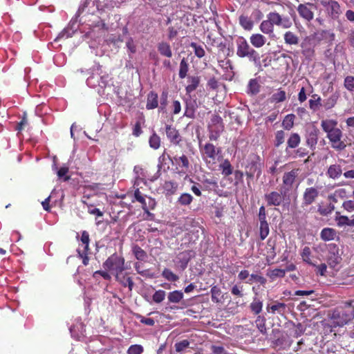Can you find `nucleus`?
I'll return each instance as SVG.
<instances>
[{
    "label": "nucleus",
    "instance_id": "obj_20",
    "mask_svg": "<svg viewBox=\"0 0 354 354\" xmlns=\"http://www.w3.org/2000/svg\"><path fill=\"white\" fill-rule=\"evenodd\" d=\"M249 308L254 315L259 316L263 309V301L259 297H254L249 305Z\"/></svg>",
    "mask_w": 354,
    "mask_h": 354
},
{
    "label": "nucleus",
    "instance_id": "obj_25",
    "mask_svg": "<svg viewBox=\"0 0 354 354\" xmlns=\"http://www.w3.org/2000/svg\"><path fill=\"white\" fill-rule=\"evenodd\" d=\"M201 78L199 76H189L188 77V85L185 87L187 94H191L199 86Z\"/></svg>",
    "mask_w": 354,
    "mask_h": 354
},
{
    "label": "nucleus",
    "instance_id": "obj_61",
    "mask_svg": "<svg viewBox=\"0 0 354 354\" xmlns=\"http://www.w3.org/2000/svg\"><path fill=\"white\" fill-rule=\"evenodd\" d=\"M189 342L187 339H183L175 344V349L176 352L180 353L189 347Z\"/></svg>",
    "mask_w": 354,
    "mask_h": 354
},
{
    "label": "nucleus",
    "instance_id": "obj_35",
    "mask_svg": "<svg viewBox=\"0 0 354 354\" xmlns=\"http://www.w3.org/2000/svg\"><path fill=\"white\" fill-rule=\"evenodd\" d=\"M193 254L194 252L192 250H186L178 254L183 268H185L187 267L189 261L193 256Z\"/></svg>",
    "mask_w": 354,
    "mask_h": 354
},
{
    "label": "nucleus",
    "instance_id": "obj_19",
    "mask_svg": "<svg viewBox=\"0 0 354 354\" xmlns=\"http://www.w3.org/2000/svg\"><path fill=\"white\" fill-rule=\"evenodd\" d=\"M266 38L264 35L260 33L252 34L250 37V42L252 46L256 48L263 47L266 43Z\"/></svg>",
    "mask_w": 354,
    "mask_h": 354
},
{
    "label": "nucleus",
    "instance_id": "obj_58",
    "mask_svg": "<svg viewBox=\"0 0 354 354\" xmlns=\"http://www.w3.org/2000/svg\"><path fill=\"white\" fill-rule=\"evenodd\" d=\"M308 154V150L304 147H299L294 151L291 157L292 158H304Z\"/></svg>",
    "mask_w": 354,
    "mask_h": 354
},
{
    "label": "nucleus",
    "instance_id": "obj_10",
    "mask_svg": "<svg viewBox=\"0 0 354 354\" xmlns=\"http://www.w3.org/2000/svg\"><path fill=\"white\" fill-rule=\"evenodd\" d=\"M288 194L283 192L280 188L279 192L272 191L264 195V198L267 202L268 206H280L284 201V198Z\"/></svg>",
    "mask_w": 354,
    "mask_h": 354
},
{
    "label": "nucleus",
    "instance_id": "obj_14",
    "mask_svg": "<svg viewBox=\"0 0 354 354\" xmlns=\"http://www.w3.org/2000/svg\"><path fill=\"white\" fill-rule=\"evenodd\" d=\"M173 161L177 165L176 169H178L180 173L186 174L189 171L190 164L188 158L185 155L174 156Z\"/></svg>",
    "mask_w": 354,
    "mask_h": 354
},
{
    "label": "nucleus",
    "instance_id": "obj_18",
    "mask_svg": "<svg viewBox=\"0 0 354 354\" xmlns=\"http://www.w3.org/2000/svg\"><path fill=\"white\" fill-rule=\"evenodd\" d=\"M115 277V279L124 287H128L130 291L132 290L134 283L131 277L129 276L127 272L120 274H117Z\"/></svg>",
    "mask_w": 354,
    "mask_h": 354
},
{
    "label": "nucleus",
    "instance_id": "obj_52",
    "mask_svg": "<svg viewBox=\"0 0 354 354\" xmlns=\"http://www.w3.org/2000/svg\"><path fill=\"white\" fill-rule=\"evenodd\" d=\"M313 99L309 100V107L313 111H317L321 106V97L315 94L312 95Z\"/></svg>",
    "mask_w": 354,
    "mask_h": 354
},
{
    "label": "nucleus",
    "instance_id": "obj_36",
    "mask_svg": "<svg viewBox=\"0 0 354 354\" xmlns=\"http://www.w3.org/2000/svg\"><path fill=\"white\" fill-rule=\"evenodd\" d=\"M219 167L221 169L222 174L225 176H228L232 174L233 168L230 161L227 159L222 160Z\"/></svg>",
    "mask_w": 354,
    "mask_h": 354
},
{
    "label": "nucleus",
    "instance_id": "obj_9",
    "mask_svg": "<svg viewBox=\"0 0 354 354\" xmlns=\"http://www.w3.org/2000/svg\"><path fill=\"white\" fill-rule=\"evenodd\" d=\"M316 33L306 37L304 41L301 43V53L303 55L309 60H311L315 56V39Z\"/></svg>",
    "mask_w": 354,
    "mask_h": 354
},
{
    "label": "nucleus",
    "instance_id": "obj_4",
    "mask_svg": "<svg viewBox=\"0 0 354 354\" xmlns=\"http://www.w3.org/2000/svg\"><path fill=\"white\" fill-rule=\"evenodd\" d=\"M103 267L105 270L111 272L115 276L117 274L123 272L127 268L125 267V259L123 257L118 254L116 252L111 254L103 263Z\"/></svg>",
    "mask_w": 354,
    "mask_h": 354
},
{
    "label": "nucleus",
    "instance_id": "obj_33",
    "mask_svg": "<svg viewBox=\"0 0 354 354\" xmlns=\"http://www.w3.org/2000/svg\"><path fill=\"white\" fill-rule=\"evenodd\" d=\"M260 84L257 79H251L248 85V93L254 95L260 91Z\"/></svg>",
    "mask_w": 354,
    "mask_h": 354
},
{
    "label": "nucleus",
    "instance_id": "obj_60",
    "mask_svg": "<svg viewBox=\"0 0 354 354\" xmlns=\"http://www.w3.org/2000/svg\"><path fill=\"white\" fill-rule=\"evenodd\" d=\"M81 241L83 244H84V248L86 252H88L89 250V234L87 231H83L82 232Z\"/></svg>",
    "mask_w": 354,
    "mask_h": 354
},
{
    "label": "nucleus",
    "instance_id": "obj_15",
    "mask_svg": "<svg viewBox=\"0 0 354 354\" xmlns=\"http://www.w3.org/2000/svg\"><path fill=\"white\" fill-rule=\"evenodd\" d=\"M165 132L167 138L171 143L174 145H179L181 141V136L178 131L174 127L167 124L165 127Z\"/></svg>",
    "mask_w": 354,
    "mask_h": 354
},
{
    "label": "nucleus",
    "instance_id": "obj_43",
    "mask_svg": "<svg viewBox=\"0 0 354 354\" xmlns=\"http://www.w3.org/2000/svg\"><path fill=\"white\" fill-rule=\"evenodd\" d=\"M295 118V115L294 114H288L287 115L283 122L282 127L286 130H290L294 126V120Z\"/></svg>",
    "mask_w": 354,
    "mask_h": 354
},
{
    "label": "nucleus",
    "instance_id": "obj_48",
    "mask_svg": "<svg viewBox=\"0 0 354 354\" xmlns=\"http://www.w3.org/2000/svg\"><path fill=\"white\" fill-rule=\"evenodd\" d=\"M177 187V184L172 181H165L163 185L165 191L166 192L167 194L169 195L174 194L176 192Z\"/></svg>",
    "mask_w": 354,
    "mask_h": 354
},
{
    "label": "nucleus",
    "instance_id": "obj_2",
    "mask_svg": "<svg viewBox=\"0 0 354 354\" xmlns=\"http://www.w3.org/2000/svg\"><path fill=\"white\" fill-rule=\"evenodd\" d=\"M199 150L203 161L211 170H215L217 165L223 160L221 147H217L211 142H199Z\"/></svg>",
    "mask_w": 354,
    "mask_h": 354
},
{
    "label": "nucleus",
    "instance_id": "obj_11",
    "mask_svg": "<svg viewBox=\"0 0 354 354\" xmlns=\"http://www.w3.org/2000/svg\"><path fill=\"white\" fill-rule=\"evenodd\" d=\"M319 196V190L315 187L305 189L302 197V207H307L315 203Z\"/></svg>",
    "mask_w": 354,
    "mask_h": 354
},
{
    "label": "nucleus",
    "instance_id": "obj_16",
    "mask_svg": "<svg viewBox=\"0 0 354 354\" xmlns=\"http://www.w3.org/2000/svg\"><path fill=\"white\" fill-rule=\"evenodd\" d=\"M324 6H326V10L333 19H337L342 14L340 6L335 1L330 0Z\"/></svg>",
    "mask_w": 354,
    "mask_h": 354
},
{
    "label": "nucleus",
    "instance_id": "obj_45",
    "mask_svg": "<svg viewBox=\"0 0 354 354\" xmlns=\"http://www.w3.org/2000/svg\"><path fill=\"white\" fill-rule=\"evenodd\" d=\"M189 71V64L186 60L185 58H183L180 63V68H179V77L180 79H184L187 75V72Z\"/></svg>",
    "mask_w": 354,
    "mask_h": 354
},
{
    "label": "nucleus",
    "instance_id": "obj_34",
    "mask_svg": "<svg viewBox=\"0 0 354 354\" xmlns=\"http://www.w3.org/2000/svg\"><path fill=\"white\" fill-rule=\"evenodd\" d=\"M267 254L266 259L267 261L273 260L276 257L275 252V243L274 241H272L271 239H269L267 241Z\"/></svg>",
    "mask_w": 354,
    "mask_h": 354
},
{
    "label": "nucleus",
    "instance_id": "obj_17",
    "mask_svg": "<svg viewBox=\"0 0 354 354\" xmlns=\"http://www.w3.org/2000/svg\"><path fill=\"white\" fill-rule=\"evenodd\" d=\"M319 129L313 127L308 131L306 137V143L310 149H315L318 142Z\"/></svg>",
    "mask_w": 354,
    "mask_h": 354
},
{
    "label": "nucleus",
    "instance_id": "obj_40",
    "mask_svg": "<svg viewBox=\"0 0 354 354\" xmlns=\"http://www.w3.org/2000/svg\"><path fill=\"white\" fill-rule=\"evenodd\" d=\"M211 123L212 126L215 127V129H217L218 132H221L223 130L224 126L223 119L218 115H213L211 118Z\"/></svg>",
    "mask_w": 354,
    "mask_h": 354
},
{
    "label": "nucleus",
    "instance_id": "obj_13",
    "mask_svg": "<svg viewBox=\"0 0 354 354\" xmlns=\"http://www.w3.org/2000/svg\"><path fill=\"white\" fill-rule=\"evenodd\" d=\"M266 310L272 315L278 314L281 316H284L287 313V305L285 303L275 300L270 304L267 305Z\"/></svg>",
    "mask_w": 354,
    "mask_h": 354
},
{
    "label": "nucleus",
    "instance_id": "obj_28",
    "mask_svg": "<svg viewBox=\"0 0 354 354\" xmlns=\"http://www.w3.org/2000/svg\"><path fill=\"white\" fill-rule=\"evenodd\" d=\"M259 29L263 34L268 35L274 34V25L268 19L261 23Z\"/></svg>",
    "mask_w": 354,
    "mask_h": 354
},
{
    "label": "nucleus",
    "instance_id": "obj_3",
    "mask_svg": "<svg viewBox=\"0 0 354 354\" xmlns=\"http://www.w3.org/2000/svg\"><path fill=\"white\" fill-rule=\"evenodd\" d=\"M236 55L239 57H247L250 62L254 64L259 62V54L248 44L243 37H239L236 40Z\"/></svg>",
    "mask_w": 354,
    "mask_h": 354
},
{
    "label": "nucleus",
    "instance_id": "obj_8",
    "mask_svg": "<svg viewBox=\"0 0 354 354\" xmlns=\"http://www.w3.org/2000/svg\"><path fill=\"white\" fill-rule=\"evenodd\" d=\"M328 254L326 261L330 268H335L342 261V254L339 247L335 243L326 245Z\"/></svg>",
    "mask_w": 354,
    "mask_h": 354
},
{
    "label": "nucleus",
    "instance_id": "obj_57",
    "mask_svg": "<svg viewBox=\"0 0 354 354\" xmlns=\"http://www.w3.org/2000/svg\"><path fill=\"white\" fill-rule=\"evenodd\" d=\"M165 295H166V292L165 290H156L152 296L153 301L155 303L159 304L165 299Z\"/></svg>",
    "mask_w": 354,
    "mask_h": 354
},
{
    "label": "nucleus",
    "instance_id": "obj_44",
    "mask_svg": "<svg viewBox=\"0 0 354 354\" xmlns=\"http://www.w3.org/2000/svg\"><path fill=\"white\" fill-rule=\"evenodd\" d=\"M259 236L261 241L266 239L270 233V227L268 223H262L259 225Z\"/></svg>",
    "mask_w": 354,
    "mask_h": 354
},
{
    "label": "nucleus",
    "instance_id": "obj_6",
    "mask_svg": "<svg viewBox=\"0 0 354 354\" xmlns=\"http://www.w3.org/2000/svg\"><path fill=\"white\" fill-rule=\"evenodd\" d=\"M299 173V169H293L290 171L285 172L282 177V184L281 188L283 192L289 194L294 187H297V180Z\"/></svg>",
    "mask_w": 354,
    "mask_h": 354
},
{
    "label": "nucleus",
    "instance_id": "obj_23",
    "mask_svg": "<svg viewBox=\"0 0 354 354\" xmlns=\"http://www.w3.org/2000/svg\"><path fill=\"white\" fill-rule=\"evenodd\" d=\"M158 106V94L151 91L147 95L146 109L148 110L154 109Z\"/></svg>",
    "mask_w": 354,
    "mask_h": 354
},
{
    "label": "nucleus",
    "instance_id": "obj_49",
    "mask_svg": "<svg viewBox=\"0 0 354 354\" xmlns=\"http://www.w3.org/2000/svg\"><path fill=\"white\" fill-rule=\"evenodd\" d=\"M256 326L258 328L259 330L262 334L266 333V319L264 317L259 315L257 316L255 320Z\"/></svg>",
    "mask_w": 354,
    "mask_h": 354
},
{
    "label": "nucleus",
    "instance_id": "obj_27",
    "mask_svg": "<svg viewBox=\"0 0 354 354\" xmlns=\"http://www.w3.org/2000/svg\"><path fill=\"white\" fill-rule=\"evenodd\" d=\"M336 235V230L330 227L324 228L320 233L321 239L325 241L334 240Z\"/></svg>",
    "mask_w": 354,
    "mask_h": 354
},
{
    "label": "nucleus",
    "instance_id": "obj_46",
    "mask_svg": "<svg viewBox=\"0 0 354 354\" xmlns=\"http://www.w3.org/2000/svg\"><path fill=\"white\" fill-rule=\"evenodd\" d=\"M162 276L169 281L176 282L179 279L178 275L174 274L171 270L165 268L162 272Z\"/></svg>",
    "mask_w": 354,
    "mask_h": 354
},
{
    "label": "nucleus",
    "instance_id": "obj_42",
    "mask_svg": "<svg viewBox=\"0 0 354 354\" xmlns=\"http://www.w3.org/2000/svg\"><path fill=\"white\" fill-rule=\"evenodd\" d=\"M193 196L188 193L182 194L177 200V203L183 206L190 205L193 201Z\"/></svg>",
    "mask_w": 354,
    "mask_h": 354
},
{
    "label": "nucleus",
    "instance_id": "obj_50",
    "mask_svg": "<svg viewBox=\"0 0 354 354\" xmlns=\"http://www.w3.org/2000/svg\"><path fill=\"white\" fill-rule=\"evenodd\" d=\"M286 272V270L275 268L274 270H270L268 273V276L272 279H275L277 278H283L285 277Z\"/></svg>",
    "mask_w": 354,
    "mask_h": 354
},
{
    "label": "nucleus",
    "instance_id": "obj_62",
    "mask_svg": "<svg viewBox=\"0 0 354 354\" xmlns=\"http://www.w3.org/2000/svg\"><path fill=\"white\" fill-rule=\"evenodd\" d=\"M144 349L141 345L133 344L129 346L127 350L128 354H141Z\"/></svg>",
    "mask_w": 354,
    "mask_h": 354
},
{
    "label": "nucleus",
    "instance_id": "obj_12",
    "mask_svg": "<svg viewBox=\"0 0 354 354\" xmlns=\"http://www.w3.org/2000/svg\"><path fill=\"white\" fill-rule=\"evenodd\" d=\"M268 19L274 26H282L284 28H288L292 23L288 18H283L277 12H270L267 15Z\"/></svg>",
    "mask_w": 354,
    "mask_h": 354
},
{
    "label": "nucleus",
    "instance_id": "obj_7",
    "mask_svg": "<svg viewBox=\"0 0 354 354\" xmlns=\"http://www.w3.org/2000/svg\"><path fill=\"white\" fill-rule=\"evenodd\" d=\"M296 10L300 18L308 24L314 19L317 6L313 3L305 2L304 3H299Z\"/></svg>",
    "mask_w": 354,
    "mask_h": 354
},
{
    "label": "nucleus",
    "instance_id": "obj_59",
    "mask_svg": "<svg viewBox=\"0 0 354 354\" xmlns=\"http://www.w3.org/2000/svg\"><path fill=\"white\" fill-rule=\"evenodd\" d=\"M250 278L248 283H252L253 281L258 282L261 285H265L266 283V279L261 275L252 274L250 275Z\"/></svg>",
    "mask_w": 354,
    "mask_h": 354
},
{
    "label": "nucleus",
    "instance_id": "obj_22",
    "mask_svg": "<svg viewBox=\"0 0 354 354\" xmlns=\"http://www.w3.org/2000/svg\"><path fill=\"white\" fill-rule=\"evenodd\" d=\"M301 142V137L297 133H292L287 140V146L286 152L288 153L289 149H296Z\"/></svg>",
    "mask_w": 354,
    "mask_h": 354
},
{
    "label": "nucleus",
    "instance_id": "obj_30",
    "mask_svg": "<svg viewBox=\"0 0 354 354\" xmlns=\"http://www.w3.org/2000/svg\"><path fill=\"white\" fill-rule=\"evenodd\" d=\"M286 100V93L281 88L278 89L277 92L272 94L270 98L271 103H280L283 102Z\"/></svg>",
    "mask_w": 354,
    "mask_h": 354
},
{
    "label": "nucleus",
    "instance_id": "obj_39",
    "mask_svg": "<svg viewBox=\"0 0 354 354\" xmlns=\"http://www.w3.org/2000/svg\"><path fill=\"white\" fill-rule=\"evenodd\" d=\"M149 144L151 148L158 149L160 147L161 140L160 136L155 132L149 137Z\"/></svg>",
    "mask_w": 354,
    "mask_h": 354
},
{
    "label": "nucleus",
    "instance_id": "obj_32",
    "mask_svg": "<svg viewBox=\"0 0 354 354\" xmlns=\"http://www.w3.org/2000/svg\"><path fill=\"white\" fill-rule=\"evenodd\" d=\"M285 43L289 45H297L299 44L298 36L291 31H287L283 35Z\"/></svg>",
    "mask_w": 354,
    "mask_h": 354
},
{
    "label": "nucleus",
    "instance_id": "obj_41",
    "mask_svg": "<svg viewBox=\"0 0 354 354\" xmlns=\"http://www.w3.org/2000/svg\"><path fill=\"white\" fill-rule=\"evenodd\" d=\"M132 251L135 257L139 261H145L147 257V252L138 245L133 247Z\"/></svg>",
    "mask_w": 354,
    "mask_h": 354
},
{
    "label": "nucleus",
    "instance_id": "obj_1",
    "mask_svg": "<svg viewBox=\"0 0 354 354\" xmlns=\"http://www.w3.org/2000/svg\"><path fill=\"white\" fill-rule=\"evenodd\" d=\"M338 122L336 120L325 119L321 121V127L326 133L330 146L337 151H344L347 145L344 140L343 132L337 127Z\"/></svg>",
    "mask_w": 354,
    "mask_h": 354
},
{
    "label": "nucleus",
    "instance_id": "obj_37",
    "mask_svg": "<svg viewBox=\"0 0 354 354\" xmlns=\"http://www.w3.org/2000/svg\"><path fill=\"white\" fill-rule=\"evenodd\" d=\"M200 187L203 190H212L214 188L217 187V183L213 178H206L203 179L201 181V184H200Z\"/></svg>",
    "mask_w": 354,
    "mask_h": 354
},
{
    "label": "nucleus",
    "instance_id": "obj_56",
    "mask_svg": "<svg viewBox=\"0 0 354 354\" xmlns=\"http://www.w3.org/2000/svg\"><path fill=\"white\" fill-rule=\"evenodd\" d=\"M285 132L282 130L277 131L275 133L274 146L279 147L284 142Z\"/></svg>",
    "mask_w": 354,
    "mask_h": 354
},
{
    "label": "nucleus",
    "instance_id": "obj_5",
    "mask_svg": "<svg viewBox=\"0 0 354 354\" xmlns=\"http://www.w3.org/2000/svg\"><path fill=\"white\" fill-rule=\"evenodd\" d=\"M261 159L257 153H251L247 159V163L245 167V173L247 177L252 179L255 175L259 176L261 173Z\"/></svg>",
    "mask_w": 354,
    "mask_h": 354
},
{
    "label": "nucleus",
    "instance_id": "obj_31",
    "mask_svg": "<svg viewBox=\"0 0 354 354\" xmlns=\"http://www.w3.org/2000/svg\"><path fill=\"white\" fill-rule=\"evenodd\" d=\"M133 196H134L135 201H136L139 202L140 203H141L142 208L144 210V212L145 213L149 214V207L147 205L145 198L143 194L141 193V192L140 191V189L138 188H137L134 191Z\"/></svg>",
    "mask_w": 354,
    "mask_h": 354
},
{
    "label": "nucleus",
    "instance_id": "obj_51",
    "mask_svg": "<svg viewBox=\"0 0 354 354\" xmlns=\"http://www.w3.org/2000/svg\"><path fill=\"white\" fill-rule=\"evenodd\" d=\"M218 66L225 71H232L233 72L234 66L232 64V62L229 59H223L218 61Z\"/></svg>",
    "mask_w": 354,
    "mask_h": 354
},
{
    "label": "nucleus",
    "instance_id": "obj_21",
    "mask_svg": "<svg viewBox=\"0 0 354 354\" xmlns=\"http://www.w3.org/2000/svg\"><path fill=\"white\" fill-rule=\"evenodd\" d=\"M342 167L338 164L330 165L326 171L327 176L334 180L339 178L342 176Z\"/></svg>",
    "mask_w": 354,
    "mask_h": 354
},
{
    "label": "nucleus",
    "instance_id": "obj_47",
    "mask_svg": "<svg viewBox=\"0 0 354 354\" xmlns=\"http://www.w3.org/2000/svg\"><path fill=\"white\" fill-rule=\"evenodd\" d=\"M211 298L214 303H219L221 301L220 296L221 295V288L217 286L211 288Z\"/></svg>",
    "mask_w": 354,
    "mask_h": 354
},
{
    "label": "nucleus",
    "instance_id": "obj_55",
    "mask_svg": "<svg viewBox=\"0 0 354 354\" xmlns=\"http://www.w3.org/2000/svg\"><path fill=\"white\" fill-rule=\"evenodd\" d=\"M190 46L193 48L194 54L197 57L202 58L205 56V52L204 48L201 46L198 45L195 42H192L190 44Z\"/></svg>",
    "mask_w": 354,
    "mask_h": 354
},
{
    "label": "nucleus",
    "instance_id": "obj_38",
    "mask_svg": "<svg viewBox=\"0 0 354 354\" xmlns=\"http://www.w3.org/2000/svg\"><path fill=\"white\" fill-rule=\"evenodd\" d=\"M311 256L312 252L310 248L308 246H305L303 248L302 252H301V257L302 260L309 265L315 266V263H313V261H311Z\"/></svg>",
    "mask_w": 354,
    "mask_h": 354
},
{
    "label": "nucleus",
    "instance_id": "obj_64",
    "mask_svg": "<svg viewBox=\"0 0 354 354\" xmlns=\"http://www.w3.org/2000/svg\"><path fill=\"white\" fill-rule=\"evenodd\" d=\"M342 207L347 212H354V199L345 201L342 204Z\"/></svg>",
    "mask_w": 354,
    "mask_h": 354
},
{
    "label": "nucleus",
    "instance_id": "obj_54",
    "mask_svg": "<svg viewBox=\"0 0 354 354\" xmlns=\"http://www.w3.org/2000/svg\"><path fill=\"white\" fill-rule=\"evenodd\" d=\"M231 294L237 297H243V286L241 283L234 284L231 288Z\"/></svg>",
    "mask_w": 354,
    "mask_h": 354
},
{
    "label": "nucleus",
    "instance_id": "obj_29",
    "mask_svg": "<svg viewBox=\"0 0 354 354\" xmlns=\"http://www.w3.org/2000/svg\"><path fill=\"white\" fill-rule=\"evenodd\" d=\"M183 292L180 290L169 292L167 295L168 301L172 304L179 303L183 299Z\"/></svg>",
    "mask_w": 354,
    "mask_h": 354
},
{
    "label": "nucleus",
    "instance_id": "obj_26",
    "mask_svg": "<svg viewBox=\"0 0 354 354\" xmlns=\"http://www.w3.org/2000/svg\"><path fill=\"white\" fill-rule=\"evenodd\" d=\"M240 26L245 30H251L254 26V21L251 17L246 15H241L239 17Z\"/></svg>",
    "mask_w": 354,
    "mask_h": 354
},
{
    "label": "nucleus",
    "instance_id": "obj_24",
    "mask_svg": "<svg viewBox=\"0 0 354 354\" xmlns=\"http://www.w3.org/2000/svg\"><path fill=\"white\" fill-rule=\"evenodd\" d=\"M158 51L164 57L170 58L172 57V50L170 44L166 41L159 42L157 45Z\"/></svg>",
    "mask_w": 354,
    "mask_h": 354
},
{
    "label": "nucleus",
    "instance_id": "obj_63",
    "mask_svg": "<svg viewBox=\"0 0 354 354\" xmlns=\"http://www.w3.org/2000/svg\"><path fill=\"white\" fill-rule=\"evenodd\" d=\"M258 220L259 223H267V214L266 208L263 205L261 206L259 209Z\"/></svg>",
    "mask_w": 354,
    "mask_h": 354
},
{
    "label": "nucleus",
    "instance_id": "obj_53",
    "mask_svg": "<svg viewBox=\"0 0 354 354\" xmlns=\"http://www.w3.org/2000/svg\"><path fill=\"white\" fill-rule=\"evenodd\" d=\"M344 86L347 91L354 93V76H346L344 80Z\"/></svg>",
    "mask_w": 354,
    "mask_h": 354
}]
</instances>
